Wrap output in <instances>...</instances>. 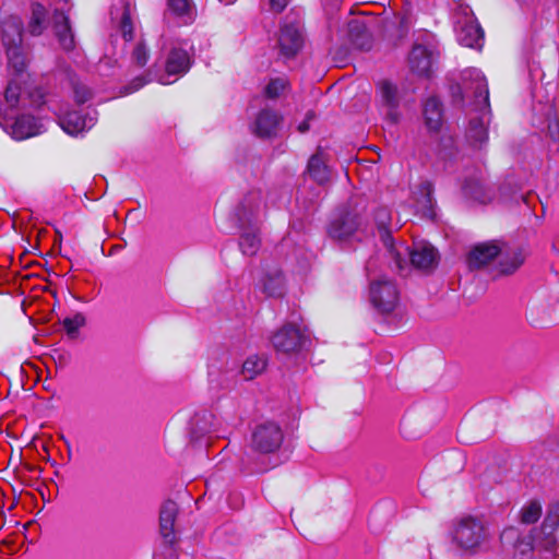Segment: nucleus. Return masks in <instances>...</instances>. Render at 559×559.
Wrapping results in <instances>:
<instances>
[{"instance_id": "1", "label": "nucleus", "mask_w": 559, "mask_h": 559, "mask_svg": "<svg viewBox=\"0 0 559 559\" xmlns=\"http://www.w3.org/2000/svg\"><path fill=\"white\" fill-rule=\"evenodd\" d=\"M464 97L472 100L468 126L465 130V138L468 144L475 148H481L488 142V124L490 122V105L488 84L483 72L476 68L463 71Z\"/></svg>"}, {"instance_id": "2", "label": "nucleus", "mask_w": 559, "mask_h": 559, "mask_svg": "<svg viewBox=\"0 0 559 559\" xmlns=\"http://www.w3.org/2000/svg\"><path fill=\"white\" fill-rule=\"evenodd\" d=\"M262 200L258 192L243 198L236 209L235 216L240 228L239 247L243 254L253 255L260 249L259 237Z\"/></svg>"}, {"instance_id": "3", "label": "nucleus", "mask_w": 559, "mask_h": 559, "mask_svg": "<svg viewBox=\"0 0 559 559\" xmlns=\"http://www.w3.org/2000/svg\"><path fill=\"white\" fill-rule=\"evenodd\" d=\"M500 255L499 267L501 274H512L524 262V254L520 248L502 252L496 241L476 245L467 255L468 267L479 269Z\"/></svg>"}, {"instance_id": "4", "label": "nucleus", "mask_w": 559, "mask_h": 559, "mask_svg": "<svg viewBox=\"0 0 559 559\" xmlns=\"http://www.w3.org/2000/svg\"><path fill=\"white\" fill-rule=\"evenodd\" d=\"M23 23L19 16L10 15L1 23L2 44L7 51L8 62L16 73L26 67L22 48Z\"/></svg>"}, {"instance_id": "5", "label": "nucleus", "mask_w": 559, "mask_h": 559, "mask_svg": "<svg viewBox=\"0 0 559 559\" xmlns=\"http://www.w3.org/2000/svg\"><path fill=\"white\" fill-rule=\"evenodd\" d=\"M390 259L395 266L402 271L409 262L413 266L421 270H428L436 265L437 251L428 245L418 243L412 249L403 242L397 243L389 252Z\"/></svg>"}, {"instance_id": "6", "label": "nucleus", "mask_w": 559, "mask_h": 559, "mask_svg": "<svg viewBox=\"0 0 559 559\" xmlns=\"http://www.w3.org/2000/svg\"><path fill=\"white\" fill-rule=\"evenodd\" d=\"M423 115L428 131L437 136L440 135L437 144L438 154L444 159L451 158L454 153V140L451 135L441 134L443 122L441 102L435 96L427 98L424 104Z\"/></svg>"}, {"instance_id": "7", "label": "nucleus", "mask_w": 559, "mask_h": 559, "mask_svg": "<svg viewBox=\"0 0 559 559\" xmlns=\"http://www.w3.org/2000/svg\"><path fill=\"white\" fill-rule=\"evenodd\" d=\"M369 300L378 312L382 314L393 312L400 301L396 283L384 275L370 280Z\"/></svg>"}, {"instance_id": "8", "label": "nucleus", "mask_w": 559, "mask_h": 559, "mask_svg": "<svg viewBox=\"0 0 559 559\" xmlns=\"http://www.w3.org/2000/svg\"><path fill=\"white\" fill-rule=\"evenodd\" d=\"M280 53L285 58L295 57L304 45L300 16L297 12L286 15L278 33Z\"/></svg>"}, {"instance_id": "9", "label": "nucleus", "mask_w": 559, "mask_h": 559, "mask_svg": "<svg viewBox=\"0 0 559 559\" xmlns=\"http://www.w3.org/2000/svg\"><path fill=\"white\" fill-rule=\"evenodd\" d=\"M485 539L486 528L483 522L473 516L461 519L453 531V540L462 549H475Z\"/></svg>"}, {"instance_id": "10", "label": "nucleus", "mask_w": 559, "mask_h": 559, "mask_svg": "<svg viewBox=\"0 0 559 559\" xmlns=\"http://www.w3.org/2000/svg\"><path fill=\"white\" fill-rule=\"evenodd\" d=\"M364 219L356 211L345 210L330 223L329 236L338 241L357 237L362 231Z\"/></svg>"}, {"instance_id": "11", "label": "nucleus", "mask_w": 559, "mask_h": 559, "mask_svg": "<svg viewBox=\"0 0 559 559\" xmlns=\"http://www.w3.org/2000/svg\"><path fill=\"white\" fill-rule=\"evenodd\" d=\"M283 438L281 427L273 421H267L253 430L251 445L261 453H272L281 447Z\"/></svg>"}, {"instance_id": "12", "label": "nucleus", "mask_w": 559, "mask_h": 559, "mask_svg": "<svg viewBox=\"0 0 559 559\" xmlns=\"http://www.w3.org/2000/svg\"><path fill=\"white\" fill-rule=\"evenodd\" d=\"M437 57L433 45L416 43L408 55L409 70L418 76L429 78Z\"/></svg>"}, {"instance_id": "13", "label": "nucleus", "mask_w": 559, "mask_h": 559, "mask_svg": "<svg viewBox=\"0 0 559 559\" xmlns=\"http://www.w3.org/2000/svg\"><path fill=\"white\" fill-rule=\"evenodd\" d=\"M60 127L70 135H78L90 130L97 121V111L94 108L71 110L59 118Z\"/></svg>"}, {"instance_id": "14", "label": "nucleus", "mask_w": 559, "mask_h": 559, "mask_svg": "<svg viewBox=\"0 0 559 559\" xmlns=\"http://www.w3.org/2000/svg\"><path fill=\"white\" fill-rule=\"evenodd\" d=\"M306 342L304 332L294 324H286L272 337V344L277 353L289 355L301 349Z\"/></svg>"}, {"instance_id": "15", "label": "nucleus", "mask_w": 559, "mask_h": 559, "mask_svg": "<svg viewBox=\"0 0 559 559\" xmlns=\"http://www.w3.org/2000/svg\"><path fill=\"white\" fill-rule=\"evenodd\" d=\"M178 514V506L173 500L165 501L159 511V532L165 542L166 551L175 555L173 544L175 543V521Z\"/></svg>"}, {"instance_id": "16", "label": "nucleus", "mask_w": 559, "mask_h": 559, "mask_svg": "<svg viewBox=\"0 0 559 559\" xmlns=\"http://www.w3.org/2000/svg\"><path fill=\"white\" fill-rule=\"evenodd\" d=\"M457 41L466 47H481L484 40V31L474 17H465L459 21L456 25Z\"/></svg>"}, {"instance_id": "17", "label": "nucleus", "mask_w": 559, "mask_h": 559, "mask_svg": "<svg viewBox=\"0 0 559 559\" xmlns=\"http://www.w3.org/2000/svg\"><path fill=\"white\" fill-rule=\"evenodd\" d=\"M500 539L504 546H512L515 552L521 556L520 559H524L536 548L535 536L531 534L522 536L516 527L503 530Z\"/></svg>"}, {"instance_id": "18", "label": "nucleus", "mask_w": 559, "mask_h": 559, "mask_svg": "<svg viewBox=\"0 0 559 559\" xmlns=\"http://www.w3.org/2000/svg\"><path fill=\"white\" fill-rule=\"evenodd\" d=\"M67 3L60 9H56L52 16L53 31L60 46L64 50H72L75 46L74 34L70 26L69 16L66 13Z\"/></svg>"}, {"instance_id": "19", "label": "nucleus", "mask_w": 559, "mask_h": 559, "mask_svg": "<svg viewBox=\"0 0 559 559\" xmlns=\"http://www.w3.org/2000/svg\"><path fill=\"white\" fill-rule=\"evenodd\" d=\"M111 22L121 33L124 40L133 39V21L131 16V5L121 0L119 4L114 5L110 11Z\"/></svg>"}, {"instance_id": "20", "label": "nucleus", "mask_w": 559, "mask_h": 559, "mask_svg": "<svg viewBox=\"0 0 559 559\" xmlns=\"http://www.w3.org/2000/svg\"><path fill=\"white\" fill-rule=\"evenodd\" d=\"M280 122L281 117L276 111L264 108L257 115L250 128L259 138H271L276 134Z\"/></svg>"}, {"instance_id": "21", "label": "nucleus", "mask_w": 559, "mask_h": 559, "mask_svg": "<svg viewBox=\"0 0 559 559\" xmlns=\"http://www.w3.org/2000/svg\"><path fill=\"white\" fill-rule=\"evenodd\" d=\"M379 88L382 106L385 111V118L390 123L395 124L400 121L401 118V112L399 110L400 98L397 88L395 85L388 81L381 82Z\"/></svg>"}, {"instance_id": "22", "label": "nucleus", "mask_w": 559, "mask_h": 559, "mask_svg": "<svg viewBox=\"0 0 559 559\" xmlns=\"http://www.w3.org/2000/svg\"><path fill=\"white\" fill-rule=\"evenodd\" d=\"M192 64V55L182 47H173L167 56L165 70L167 75L181 76Z\"/></svg>"}, {"instance_id": "23", "label": "nucleus", "mask_w": 559, "mask_h": 559, "mask_svg": "<svg viewBox=\"0 0 559 559\" xmlns=\"http://www.w3.org/2000/svg\"><path fill=\"white\" fill-rule=\"evenodd\" d=\"M373 219L379 236L389 253L391 249H393L397 245L394 242L390 229L392 219L391 210L386 206H379L373 214Z\"/></svg>"}, {"instance_id": "24", "label": "nucleus", "mask_w": 559, "mask_h": 559, "mask_svg": "<svg viewBox=\"0 0 559 559\" xmlns=\"http://www.w3.org/2000/svg\"><path fill=\"white\" fill-rule=\"evenodd\" d=\"M11 135L15 140H24L39 133L37 120L29 115H21L12 121Z\"/></svg>"}, {"instance_id": "25", "label": "nucleus", "mask_w": 559, "mask_h": 559, "mask_svg": "<svg viewBox=\"0 0 559 559\" xmlns=\"http://www.w3.org/2000/svg\"><path fill=\"white\" fill-rule=\"evenodd\" d=\"M432 192L433 186L428 180L420 182L417 191L414 192L415 206L417 211L421 212L425 216L433 215L435 200Z\"/></svg>"}, {"instance_id": "26", "label": "nucleus", "mask_w": 559, "mask_h": 559, "mask_svg": "<svg viewBox=\"0 0 559 559\" xmlns=\"http://www.w3.org/2000/svg\"><path fill=\"white\" fill-rule=\"evenodd\" d=\"M348 35L352 43L361 50H369L372 45L371 34L364 22L352 21L348 25Z\"/></svg>"}, {"instance_id": "27", "label": "nucleus", "mask_w": 559, "mask_h": 559, "mask_svg": "<svg viewBox=\"0 0 559 559\" xmlns=\"http://www.w3.org/2000/svg\"><path fill=\"white\" fill-rule=\"evenodd\" d=\"M463 190L466 197L483 204L490 202L493 197L491 190L477 178L467 179L463 186Z\"/></svg>"}, {"instance_id": "28", "label": "nucleus", "mask_w": 559, "mask_h": 559, "mask_svg": "<svg viewBox=\"0 0 559 559\" xmlns=\"http://www.w3.org/2000/svg\"><path fill=\"white\" fill-rule=\"evenodd\" d=\"M262 290L269 297H282L285 292L282 272L274 270L266 273L262 280Z\"/></svg>"}, {"instance_id": "29", "label": "nucleus", "mask_w": 559, "mask_h": 559, "mask_svg": "<svg viewBox=\"0 0 559 559\" xmlns=\"http://www.w3.org/2000/svg\"><path fill=\"white\" fill-rule=\"evenodd\" d=\"M168 7L186 24L192 23L197 15V9L192 0H168Z\"/></svg>"}, {"instance_id": "30", "label": "nucleus", "mask_w": 559, "mask_h": 559, "mask_svg": "<svg viewBox=\"0 0 559 559\" xmlns=\"http://www.w3.org/2000/svg\"><path fill=\"white\" fill-rule=\"evenodd\" d=\"M308 174L319 185H324L330 179V171L319 154H314L308 162Z\"/></svg>"}, {"instance_id": "31", "label": "nucleus", "mask_w": 559, "mask_h": 559, "mask_svg": "<svg viewBox=\"0 0 559 559\" xmlns=\"http://www.w3.org/2000/svg\"><path fill=\"white\" fill-rule=\"evenodd\" d=\"M266 358L260 355H250L242 364L241 373L246 380H252L266 368Z\"/></svg>"}, {"instance_id": "32", "label": "nucleus", "mask_w": 559, "mask_h": 559, "mask_svg": "<svg viewBox=\"0 0 559 559\" xmlns=\"http://www.w3.org/2000/svg\"><path fill=\"white\" fill-rule=\"evenodd\" d=\"M46 9L40 3L32 5V16L28 22V32L34 35H40L45 28Z\"/></svg>"}, {"instance_id": "33", "label": "nucleus", "mask_w": 559, "mask_h": 559, "mask_svg": "<svg viewBox=\"0 0 559 559\" xmlns=\"http://www.w3.org/2000/svg\"><path fill=\"white\" fill-rule=\"evenodd\" d=\"M4 99L10 109H15L20 105L26 107V99L23 97L22 88L15 81L9 82L5 92Z\"/></svg>"}, {"instance_id": "34", "label": "nucleus", "mask_w": 559, "mask_h": 559, "mask_svg": "<svg viewBox=\"0 0 559 559\" xmlns=\"http://www.w3.org/2000/svg\"><path fill=\"white\" fill-rule=\"evenodd\" d=\"M555 531L547 530L543 531L538 534V536H535V545L536 548L543 549L547 552H554L557 547V538L554 535Z\"/></svg>"}, {"instance_id": "35", "label": "nucleus", "mask_w": 559, "mask_h": 559, "mask_svg": "<svg viewBox=\"0 0 559 559\" xmlns=\"http://www.w3.org/2000/svg\"><path fill=\"white\" fill-rule=\"evenodd\" d=\"M86 319L83 313L78 312L73 317L63 319L62 324L69 337L74 338L78 336L80 328L84 326Z\"/></svg>"}, {"instance_id": "36", "label": "nucleus", "mask_w": 559, "mask_h": 559, "mask_svg": "<svg viewBox=\"0 0 559 559\" xmlns=\"http://www.w3.org/2000/svg\"><path fill=\"white\" fill-rule=\"evenodd\" d=\"M542 515V506L538 501H531L522 508L521 521L524 524H533L539 520Z\"/></svg>"}, {"instance_id": "37", "label": "nucleus", "mask_w": 559, "mask_h": 559, "mask_svg": "<svg viewBox=\"0 0 559 559\" xmlns=\"http://www.w3.org/2000/svg\"><path fill=\"white\" fill-rule=\"evenodd\" d=\"M559 526V502L549 506L547 515L543 522V531H555Z\"/></svg>"}, {"instance_id": "38", "label": "nucleus", "mask_w": 559, "mask_h": 559, "mask_svg": "<svg viewBox=\"0 0 559 559\" xmlns=\"http://www.w3.org/2000/svg\"><path fill=\"white\" fill-rule=\"evenodd\" d=\"M148 58L150 53L146 46L143 43L136 44L131 56L132 62L142 68L147 63Z\"/></svg>"}, {"instance_id": "39", "label": "nucleus", "mask_w": 559, "mask_h": 559, "mask_svg": "<svg viewBox=\"0 0 559 559\" xmlns=\"http://www.w3.org/2000/svg\"><path fill=\"white\" fill-rule=\"evenodd\" d=\"M285 87L286 81L284 79H274L265 86V94L270 98H275L285 90Z\"/></svg>"}, {"instance_id": "40", "label": "nucleus", "mask_w": 559, "mask_h": 559, "mask_svg": "<svg viewBox=\"0 0 559 559\" xmlns=\"http://www.w3.org/2000/svg\"><path fill=\"white\" fill-rule=\"evenodd\" d=\"M74 99L78 104H84L93 96L91 88L81 83L73 84Z\"/></svg>"}, {"instance_id": "41", "label": "nucleus", "mask_w": 559, "mask_h": 559, "mask_svg": "<svg viewBox=\"0 0 559 559\" xmlns=\"http://www.w3.org/2000/svg\"><path fill=\"white\" fill-rule=\"evenodd\" d=\"M547 133L555 146L554 150H559V119L557 117L549 119L547 124Z\"/></svg>"}, {"instance_id": "42", "label": "nucleus", "mask_w": 559, "mask_h": 559, "mask_svg": "<svg viewBox=\"0 0 559 559\" xmlns=\"http://www.w3.org/2000/svg\"><path fill=\"white\" fill-rule=\"evenodd\" d=\"M292 0H267L269 10L273 13H281Z\"/></svg>"}, {"instance_id": "43", "label": "nucleus", "mask_w": 559, "mask_h": 559, "mask_svg": "<svg viewBox=\"0 0 559 559\" xmlns=\"http://www.w3.org/2000/svg\"><path fill=\"white\" fill-rule=\"evenodd\" d=\"M146 82L147 81H145L142 76L135 78L128 86H126V94H130L140 90L146 84Z\"/></svg>"}, {"instance_id": "44", "label": "nucleus", "mask_w": 559, "mask_h": 559, "mask_svg": "<svg viewBox=\"0 0 559 559\" xmlns=\"http://www.w3.org/2000/svg\"><path fill=\"white\" fill-rule=\"evenodd\" d=\"M313 115L311 112H308L307 114V119H310ZM309 130V123H308V120H305L302 121L299 126H298V131L300 133H305Z\"/></svg>"}, {"instance_id": "45", "label": "nucleus", "mask_w": 559, "mask_h": 559, "mask_svg": "<svg viewBox=\"0 0 559 559\" xmlns=\"http://www.w3.org/2000/svg\"><path fill=\"white\" fill-rule=\"evenodd\" d=\"M219 2L224 3V4H231L234 3L236 0H218Z\"/></svg>"}, {"instance_id": "46", "label": "nucleus", "mask_w": 559, "mask_h": 559, "mask_svg": "<svg viewBox=\"0 0 559 559\" xmlns=\"http://www.w3.org/2000/svg\"><path fill=\"white\" fill-rule=\"evenodd\" d=\"M40 104H41V102H39V100H35V102H31L29 103L31 106H35V107H39Z\"/></svg>"}, {"instance_id": "47", "label": "nucleus", "mask_w": 559, "mask_h": 559, "mask_svg": "<svg viewBox=\"0 0 559 559\" xmlns=\"http://www.w3.org/2000/svg\"><path fill=\"white\" fill-rule=\"evenodd\" d=\"M159 83H162V84H169L170 82L165 81V80H164V78L162 76V78L159 79Z\"/></svg>"}, {"instance_id": "48", "label": "nucleus", "mask_w": 559, "mask_h": 559, "mask_svg": "<svg viewBox=\"0 0 559 559\" xmlns=\"http://www.w3.org/2000/svg\"><path fill=\"white\" fill-rule=\"evenodd\" d=\"M154 559H162L160 554H155V555H154Z\"/></svg>"}, {"instance_id": "49", "label": "nucleus", "mask_w": 559, "mask_h": 559, "mask_svg": "<svg viewBox=\"0 0 559 559\" xmlns=\"http://www.w3.org/2000/svg\"><path fill=\"white\" fill-rule=\"evenodd\" d=\"M557 242L559 243V236H558Z\"/></svg>"}]
</instances>
